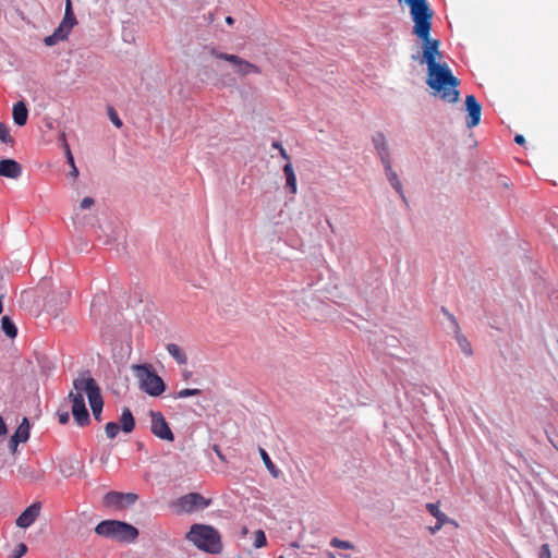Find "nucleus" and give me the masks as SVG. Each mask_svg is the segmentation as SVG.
<instances>
[{"mask_svg":"<svg viewBox=\"0 0 558 558\" xmlns=\"http://www.w3.org/2000/svg\"><path fill=\"white\" fill-rule=\"evenodd\" d=\"M410 7V14L414 22L412 33L423 41V61L427 64V85L433 94L441 100L454 104L459 100L460 81L452 74L447 63L438 62L442 54L439 50L440 41L430 37L433 11L427 0H399Z\"/></svg>","mask_w":558,"mask_h":558,"instance_id":"1","label":"nucleus"},{"mask_svg":"<svg viewBox=\"0 0 558 558\" xmlns=\"http://www.w3.org/2000/svg\"><path fill=\"white\" fill-rule=\"evenodd\" d=\"M73 389L75 391H70L68 399L72 402V414L75 422L80 426H85L89 423V414L83 397L84 392L88 398L95 420L100 421L104 400L96 380L88 374H83L73 380Z\"/></svg>","mask_w":558,"mask_h":558,"instance_id":"2","label":"nucleus"},{"mask_svg":"<svg viewBox=\"0 0 558 558\" xmlns=\"http://www.w3.org/2000/svg\"><path fill=\"white\" fill-rule=\"evenodd\" d=\"M186 538L205 553L217 555L222 551L220 533L210 525L193 524Z\"/></svg>","mask_w":558,"mask_h":558,"instance_id":"3","label":"nucleus"},{"mask_svg":"<svg viewBox=\"0 0 558 558\" xmlns=\"http://www.w3.org/2000/svg\"><path fill=\"white\" fill-rule=\"evenodd\" d=\"M131 369L138 380L141 390L147 395L158 397L165 391L166 385L151 364H134Z\"/></svg>","mask_w":558,"mask_h":558,"instance_id":"4","label":"nucleus"},{"mask_svg":"<svg viewBox=\"0 0 558 558\" xmlns=\"http://www.w3.org/2000/svg\"><path fill=\"white\" fill-rule=\"evenodd\" d=\"M95 532L100 536L119 542H133L138 536V531L135 526L118 520L101 521L96 525Z\"/></svg>","mask_w":558,"mask_h":558,"instance_id":"5","label":"nucleus"},{"mask_svg":"<svg viewBox=\"0 0 558 558\" xmlns=\"http://www.w3.org/2000/svg\"><path fill=\"white\" fill-rule=\"evenodd\" d=\"M211 500L205 498L198 493H189L180 497L174 504L178 513H192L197 510L207 508Z\"/></svg>","mask_w":558,"mask_h":558,"instance_id":"6","label":"nucleus"},{"mask_svg":"<svg viewBox=\"0 0 558 558\" xmlns=\"http://www.w3.org/2000/svg\"><path fill=\"white\" fill-rule=\"evenodd\" d=\"M211 56H214L217 59H221L225 61L230 62L235 66V72L238 75L244 77L248 74H260L262 70L259 66H257L254 63H251L250 61L240 58L236 54H230L225 52H219L215 49L211 50Z\"/></svg>","mask_w":558,"mask_h":558,"instance_id":"7","label":"nucleus"},{"mask_svg":"<svg viewBox=\"0 0 558 558\" xmlns=\"http://www.w3.org/2000/svg\"><path fill=\"white\" fill-rule=\"evenodd\" d=\"M150 430L156 437L168 441L174 440V435L161 412L150 411Z\"/></svg>","mask_w":558,"mask_h":558,"instance_id":"8","label":"nucleus"},{"mask_svg":"<svg viewBox=\"0 0 558 558\" xmlns=\"http://www.w3.org/2000/svg\"><path fill=\"white\" fill-rule=\"evenodd\" d=\"M137 498V495L134 493L109 492L105 495L104 502L107 507L122 509L133 505Z\"/></svg>","mask_w":558,"mask_h":558,"instance_id":"9","label":"nucleus"},{"mask_svg":"<svg viewBox=\"0 0 558 558\" xmlns=\"http://www.w3.org/2000/svg\"><path fill=\"white\" fill-rule=\"evenodd\" d=\"M465 107L469 112V116L466 118V126L469 129H472L478 125L481 121L482 106L476 100L474 95H468L465 98Z\"/></svg>","mask_w":558,"mask_h":558,"instance_id":"10","label":"nucleus"},{"mask_svg":"<svg viewBox=\"0 0 558 558\" xmlns=\"http://www.w3.org/2000/svg\"><path fill=\"white\" fill-rule=\"evenodd\" d=\"M426 509L437 520V523L434 526L429 527V532L432 534H436L447 523L457 525L454 520L448 518L446 513H444L439 510L438 502L437 504H433V502L426 504Z\"/></svg>","mask_w":558,"mask_h":558,"instance_id":"11","label":"nucleus"},{"mask_svg":"<svg viewBox=\"0 0 558 558\" xmlns=\"http://www.w3.org/2000/svg\"><path fill=\"white\" fill-rule=\"evenodd\" d=\"M40 509L39 502L28 506L16 519V525L23 529L31 526L38 518Z\"/></svg>","mask_w":558,"mask_h":558,"instance_id":"12","label":"nucleus"},{"mask_svg":"<svg viewBox=\"0 0 558 558\" xmlns=\"http://www.w3.org/2000/svg\"><path fill=\"white\" fill-rule=\"evenodd\" d=\"M22 174V166L14 159L0 160V177L17 179Z\"/></svg>","mask_w":558,"mask_h":558,"instance_id":"13","label":"nucleus"},{"mask_svg":"<svg viewBox=\"0 0 558 558\" xmlns=\"http://www.w3.org/2000/svg\"><path fill=\"white\" fill-rule=\"evenodd\" d=\"M372 142L374 144L375 149L381 160V162H386L390 160V151L388 148L386 136L383 132H377L373 135Z\"/></svg>","mask_w":558,"mask_h":558,"instance_id":"14","label":"nucleus"},{"mask_svg":"<svg viewBox=\"0 0 558 558\" xmlns=\"http://www.w3.org/2000/svg\"><path fill=\"white\" fill-rule=\"evenodd\" d=\"M77 21L74 15L73 9H72V2L71 0H65V12L62 22L58 26L59 28H62L64 33L69 36L72 28L76 25Z\"/></svg>","mask_w":558,"mask_h":558,"instance_id":"15","label":"nucleus"},{"mask_svg":"<svg viewBox=\"0 0 558 558\" xmlns=\"http://www.w3.org/2000/svg\"><path fill=\"white\" fill-rule=\"evenodd\" d=\"M383 165H384V168H385V172H386L387 179L390 182V184L393 186V189L397 191V193L402 198H405L404 194H403L402 184H401V182H400V180L398 178V174H397L396 171L392 170L391 161L388 160L386 162H383Z\"/></svg>","mask_w":558,"mask_h":558,"instance_id":"16","label":"nucleus"},{"mask_svg":"<svg viewBox=\"0 0 558 558\" xmlns=\"http://www.w3.org/2000/svg\"><path fill=\"white\" fill-rule=\"evenodd\" d=\"M13 121L16 125L23 126L27 122L28 110L23 101H19L13 106Z\"/></svg>","mask_w":558,"mask_h":558,"instance_id":"17","label":"nucleus"},{"mask_svg":"<svg viewBox=\"0 0 558 558\" xmlns=\"http://www.w3.org/2000/svg\"><path fill=\"white\" fill-rule=\"evenodd\" d=\"M446 314L448 315V317L450 318V320L454 324V326L457 328L456 339H457V342H458L461 351L466 355H471L472 354V345L469 342V340L462 333L459 332V326H458L456 317L447 312H446Z\"/></svg>","mask_w":558,"mask_h":558,"instance_id":"18","label":"nucleus"},{"mask_svg":"<svg viewBox=\"0 0 558 558\" xmlns=\"http://www.w3.org/2000/svg\"><path fill=\"white\" fill-rule=\"evenodd\" d=\"M121 428L124 433L129 434L133 432L135 427V421L133 414L129 408H124L120 417Z\"/></svg>","mask_w":558,"mask_h":558,"instance_id":"19","label":"nucleus"},{"mask_svg":"<svg viewBox=\"0 0 558 558\" xmlns=\"http://www.w3.org/2000/svg\"><path fill=\"white\" fill-rule=\"evenodd\" d=\"M283 173H284V177H286V185H287V187L290 190V192L292 194H295L296 191H298L296 177H295L293 167H292V165L290 162H288L283 167Z\"/></svg>","mask_w":558,"mask_h":558,"instance_id":"20","label":"nucleus"},{"mask_svg":"<svg viewBox=\"0 0 558 558\" xmlns=\"http://www.w3.org/2000/svg\"><path fill=\"white\" fill-rule=\"evenodd\" d=\"M168 353L181 365L187 363V356L183 349L175 343H169L167 345Z\"/></svg>","mask_w":558,"mask_h":558,"instance_id":"21","label":"nucleus"},{"mask_svg":"<svg viewBox=\"0 0 558 558\" xmlns=\"http://www.w3.org/2000/svg\"><path fill=\"white\" fill-rule=\"evenodd\" d=\"M14 438L21 440L22 442H25L29 438V422L26 417H24L16 428L15 433L13 434Z\"/></svg>","mask_w":558,"mask_h":558,"instance_id":"22","label":"nucleus"},{"mask_svg":"<svg viewBox=\"0 0 558 558\" xmlns=\"http://www.w3.org/2000/svg\"><path fill=\"white\" fill-rule=\"evenodd\" d=\"M1 328L10 339H14L17 336V328L9 316L2 317Z\"/></svg>","mask_w":558,"mask_h":558,"instance_id":"23","label":"nucleus"},{"mask_svg":"<svg viewBox=\"0 0 558 558\" xmlns=\"http://www.w3.org/2000/svg\"><path fill=\"white\" fill-rule=\"evenodd\" d=\"M259 454L265 463V466L267 468V470L269 471V473L274 476V477H278L279 474H280V471L277 469V466L274 464V462L271 461L270 457L268 456V453L266 452L265 449L263 448H259Z\"/></svg>","mask_w":558,"mask_h":558,"instance_id":"24","label":"nucleus"},{"mask_svg":"<svg viewBox=\"0 0 558 558\" xmlns=\"http://www.w3.org/2000/svg\"><path fill=\"white\" fill-rule=\"evenodd\" d=\"M66 38H68L66 33H64V32L62 31V28H59V27H58V28L53 32V34H52V35L47 36V37L45 38L44 43H45V45H46V46H49V47H50V46H53V45L58 44L60 40H64V39H66Z\"/></svg>","mask_w":558,"mask_h":558,"instance_id":"25","label":"nucleus"},{"mask_svg":"<svg viewBox=\"0 0 558 558\" xmlns=\"http://www.w3.org/2000/svg\"><path fill=\"white\" fill-rule=\"evenodd\" d=\"M0 142L4 144H13L14 140L10 134L7 124L0 121Z\"/></svg>","mask_w":558,"mask_h":558,"instance_id":"26","label":"nucleus"},{"mask_svg":"<svg viewBox=\"0 0 558 558\" xmlns=\"http://www.w3.org/2000/svg\"><path fill=\"white\" fill-rule=\"evenodd\" d=\"M202 393L201 389L197 388H185L177 392L175 398L177 399H184L192 396H198Z\"/></svg>","mask_w":558,"mask_h":558,"instance_id":"27","label":"nucleus"},{"mask_svg":"<svg viewBox=\"0 0 558 558\" xmlns=\"http://www.w3.org/2000/svg\"><path fill=\"white\" fill-rule=\"evenodd\" d=\"M330 546H332L335 548H341V549H353L354 548V545L351 542L342 541L338 537H333L330 541Z\"/></svg>","mask_w":558,"mask_h":558,"instance_id":"28","label":"nucleus"},{"mask_svg":"<svg viewBox=\"0 0 558 558\" xmlns=\"http://www.w3.org/2000/svg\"><path fill=\"white\" fill-rule=\"evenodd\" d=\"M120 428V425L116 422L107 423L105 429L108 438L113 439L119 434Z\"/></svg>","mask_w":558,"mask_h":558,"instance_id":"29","label":"nucleus"},{"mask_svg":"<svg viewBox=\"0 0 558 558\" xmlns=\"http://www.w3.org/2000/svg\"><path fill=\"white\" fill-rule=\"evenodd\" d=\"M266 544H267V539H266V535H265L264 531L263 530H257L255 532L254 546L256 548H260V547L266 546Z\"/></svg>","mask_w":558,"mask_h":558,"instance_id":"30","label":"nucleus"},{"mask_svg":"<svg viewBox=\"0 0 558 558\" xmlns=\"http://www.w3.org/2000/svg\"><path fill=\"white\" fill-rule=\"evenodd\" d=\"M27 553V546L24 543H20L14 548L10 558H22Z\"/></svg>","mask_w":558,"mask_h":558,"instance_id":"31","label":"nucleus"},{"mask_svg":"<svg viewBox=\"0 0 558 558\" xmlns=\"http://www.w3.org/2000/svg\"><path fill=\"white\" fill-rule=\"evenodd\" d=\"M108 116L110 121L116 125L117 128H121L123 125L122 120L119 118L117 111L113 108L108 109Z\"/></svg>","mask_w":558,"mask_h":558,"instance_id":"32","label":"nucleus"},{"mask_svg":"<svg viewBox=\"0 0 558 558\" xmlns=\"http://www.w3.org/2000/svg\"><path fill=\"white\" fill-rule=\"evenodd\" d=\"M539 558H551V553L548 544H543L541 546Z\"/></svg>","mask_w":558,"mask_h":558,"instance_id":"33","label":"nucleus"},{"mask_svg":"<svg viewBox=\"0 0 558 558\" xmlns=\"http://www.w3.org/2000/svg\"><path fill=\"white\" fill-rule=\"evenodd\" d=\"M94 203H95L94 199L92 197L87 196L82 199L80 207L82 209H88L94 205Z\"/></svg>","mask_w":558,"mask_h":558,"instance_id":"34","label":"nucleus"},{"mask_svg":"<svg viewBox=\"0 0 558 558\" xmlns=\"http://www.w3.org/2000/svg\"><path fill=\"white\" fill-rule=\"evenodd\" d=\"M64 146H65V153H66L68 162H69V165L72 168L73 166H75L73 155H72L71 149H70V147H69V145L66 143L64 144Z\"/></svg>","mask_w":558,"mask_h":558,"instance_id":"35","label":"nucleus"},{"mask_svg":"<svg viewBox=\"0 0 558 558\" xmlns=\"http://www.w3.org/2000/svg\"><path fill=\"white\" fill-rule=\"evenodd\" d=\"M58 418H59L60 424H66L70 420L69 412H66V411L58 412Z\"/></svg>","mask_w":558,"mask_h":558,"instance_id":"36","label":"nucleus"},{"mask_svg":"<svg viewBox=\"0 0 558 558\" xmlns=\"http://www.w3.org/2000/svg\"><path fill=\"white\" fill-rule=\"evenodd\" d=\"M20 442H22V441L16 439V438H14V437H11L10 442H9V447H10V449H11V451L13 453L16 451V448H17Z\"/></svg>","mask_w":558,"mask_h":558,"instance_id":"37","label":"nucleus"},{"mask_svg":"<svg viewBox=\"0 0 558 558\" xmlns=\"http://www.w3.org/2000/svg\"><path fill=\"white\" fill-rule=\"evenodd\" d=\"M7 434V425L2 418V416H0V436H3Z\"/></svg>","mask_w":558,"mask_h":558,"instance_id":"38","label":"nucleus"},{"mask_svg":"<svg viewBox=\"0 0 558 558\" xmlns=\"http://www.w3.org/2000/svg\"><path fill=\"white\" fill-rule=\"evenodd\" d=\"M514 142L519 145H522L525 143V138L523 135L521 134H517L515 137H514Z\"/></svg>","mask_w":558,"mask_h":558,"instance_id":"39","label":"nucleus"},{"mask_svg":"<svg viewBox=\"0 0 558 558\" xmlns=\"http://www.w3.org/2000/svg\"><path fill=\"white\" fill-rule=\"evenodd\" d=\"M70 175H71L72 178H74V179H76V178H77V175H78V170H77V168H76L75 166H73V167L71 168Z\"/></svg>","mask_w":558,"mask_h":558,"instance_id":"40","label":"nucleus"},{"mask_svg":"<svg viewBox=\"0 0 558 558\" xmlns=\"http://www.w3.org/2000/svg\"><path fill=\"white\" fill-rule=\"evenodd\" d=\"M279 153H280V156H281L283 159H286V160H288V161L290 160V157H289V155H288V153H287V150H286L284 148H281V149L279 150Z\"/></svg>","mask_w":558,"mask_h":558,"instance_id":"41","label":"nucleus"},{"mask_svg":"<svg viewBox=\"0 0 558 558\" xmlns=\"http://www.w3.org/2000/svg\"><path fill=\"white\" fill-rule=\"evenodd\" d=\"M274 148L280 150L281 148H284L280 142H272V145H271Z\"/></svg>","mask_w":558,"mask_h":558,"instance_id":"42","label":"nucleus"},{"mask_svg":"<svg viewBox=\"0 0 558 558\" xmlns=\"http://www.w3.org/2000/svg\"><path fill=\"white\" fill-rule=\"evenodd\" d=\"M182 375H183L184 380H187V379H190L192 373L190 371H184Z\"/></svg>","mask_w":558,"mask_h":558,"instance_id":"43","label":"nucleus"},{"mask_svg":"<svg viewBox=\"0 0 558 558\" xmlns=\"http://www.w3.org/2000/svg\"><path fill=\"white\" fill-rule=\"evenodd\" d=\"M226 22H227V24L232 25L233 24V19L231 16H227L226 17Z\"/></svg>","mask_w":558,"mask_h":558,"instance_id":"44","label":"nucleus"},{"mask_svg":"<svg viewBox=\"0 0 558 558\" xmlns=\"http://www.w3.org/2000/svg\"><path fill=\"white\" fill-rule=\"evenodd\" d=\"M2 299H3V295H1V294H0V314H1V313H2V311H3Z\"/></svg>","mask_w":558,"mask_h":558,"instance_id":"45","label":"nucleus"},{"mask_svg":"<svg viewBox=\"0 0 558 558\" xmlns=\"http://www.w3.org/2000/svg\"><path fill=\"white\" fill-rule=\"evenodd\" d=\"M328 558H336L335 555L332 553H329L328 554Z\"/></svg>","mask_w":558,"mask_h":558,"instance_id":"46","label":"nucleus"},{"mask_svg":"<svg viewBox=\"0 0 558 558\" xmlns=\"http://www.w3.org/2000/svg\"><path fill=\"white\" fill-rule=\"evenodd\" d=\"M279 558H283L282 556H280Z\"/></svg>","mask_w":558,"mask_h":558,"instance_id":"47","label":"nucleus"}]
</instances>
